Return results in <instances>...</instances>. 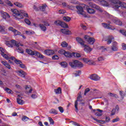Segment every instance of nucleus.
I'll return each instance as SVG.
<instances>
[{
  "label": "nucleus",
  "mask_w": 126,
  "mask_h": 126,
  "mask_svg": "<svg viewBox=\"0 0 126 126\" xmlns=\"http://www.w3.org/2000/svg\"><path fill=\"white\" fill-rule=\"evenodd\" d=\"M35 56H36V57L39 58V59H44L45 58V56H44V55H42L41 53H39L37 51H36Z\"/></svg>",
  "instance_id": "b1692460"
},
{
  "label": "nucleus",
  "mask_w": 126,
  "mask_h": 126,
  "mask_svg": "<svg viewBox=\"0 0 126 126\" xmlns=\"http://www.w3.org/2000/svg\"><path fill=\"white\" fill-rule=\"evenodd\" d=\"M120 121V118L116 117V119H114L112 120V123H116V122H119Z\"/></svg>",
  "instance_id": "0e129e2a"
},
{
  "label": "nucleus",
  "mask_w": 126,
  "mask_h": 126,
  "mask_svg": "<svg viewBox=\"0 0 126 126\" xmlns=\"http://www.w3.org/2000/svg\"><path fill=\"white\" fill-rule=\"evenodd\" d=\"M52 60H59V56L54 55L52 57Z\"/></svg>",
  "instance_id": "774afa93"
},
{
  "label": "nucleus",
  "mask_w": 126,
  "mask_h": 126,
  "mask_svg": "<svg viewBox=\"0 0 126 126\" xmlns=\"http://www.w3.org/2000/svg\"><path fill=\"white\" fill-rule=\"evenodd\" d=\"M86 8L87 10V11L88 13L90 14H94L95 12H96V11L94 10V9H92L91 8H89V6L85 5Z\"/></svg>",
  "instance_id": "ddd939ff"
},
{
  "label": "nucleus",
  "mask_w": 126,
  "mask_h": 126,
  "mask_svg": "<svg viewBox=\"0 0 126 126\" xmlns=\"http://www.w3.org/2000/svg\"><path fill=\"white\" fill-rule=\"evenodd\" d=\"M62 23V21L58 20V21H55L54 22V24H55V25H57V26H61V24Z\"/></svg>",
  "instance_id": "c03bdc74"
},
{
  "label": "nucleus",
  "mask_w": 126,
  "mask_h": 126,
  "mask_svg": "<svg viewBox=\"0 0 126 126\" xmlns=\"http://www.w3.org/2000/svg\"><path fill=\"white\" fill-rule=\"evenodd\" d=\"M72 56H74L75 58H80L81 57L80 54L77 53H73Z\"/></svg>",
  "instance_id": "79ce46f5"
},
{
  "label": "nucleus",
  "mask_w": 126,
  "mask_h": 126,
  "mask_svg": "<svg viewBox=\"0 0 126 126\" xmlns=\"http://www.w3.org/2000/svg\"><path fill=\"white\" fill-rule=\"evenodd\" d=\"M19 66H20L21 68H25L26 69L27 68L25 64H23L22 63L19 65Z\"/></svg>",
  "instance_id": "bf43d9fd"
},
{
  "label": "nucleus",
  "mask_w": 126,
  "mask_h": 126,
  "mask_svg": "<svg viewBox=\"0 0 126 126\" xmlns=\"http://www.w3.org/2000/svg\"><path fill=\"white\" fill-rule=\"evenodd\" d=\"M76 8L78 10L77 11V12L78 14H81V15H83V16H84V17H87L86 13L83 10V7H82V6L80 5H77L76 6Z\"/></svg>",
  "instance_id": "39448f33"
},
{
  "label": "nucleus",
  "mask_w": 126,
  "mask_h": 126,
  "mask_svg": "<svg viewBox=\"0 0 126 126\" xmlns=\"http://www.w3.org/2000/svg\"><path fill=\"white\" fill-rule=\"evenodd\" d=\"M113 22L115 24H117V25H120V26H122V25H123V23L122 22V21L117 19H113Z\"/></svg>",
  "instance_id": "5701e85b"
},
{
  "label": "nucleus",
  "mask_w": 126,
  "mask_h": 126,
  "mask_svg": "<svg viewBox=\"0 0 126 126\" xmlns=\"http://www.w3.org/2000/svg\"><path fill=\"white\" fill-rule=\"evenodd\" d=\"M60 26L62 27L63 28H68V26H67V24L63 21L61 22Z\"/></svg>",
  "instance_id": "7c9ffc66"
},
{
  "label": "nucleus",
  "mask_w": 126,
  "mask_h": 126,
  "mask_svg": "<svg viewBox=\"0 0 126 126\" xmlns=\"http://www.w3.org/2000/svg\"><path fill=\"white\" fill-rule=\"evenodd\" d=\"M89 91H90V89H89V88L86 89L85 90L84 95H85V96H86V94H87V93H88V92H89Z\"/></svg>",
  "instance_id": "6e6d98bb"
},
{
  "label": "nucleus",
  "mask_w": 126,
  "mask_h": 126,
  "mask_svg": "<svg viewBox=\"0 0 126 126\" xmlns=\"http://www.w3.org/2000/svg\"><path fill=\"white\" fill-rule=\"evenodd\" d=\"M122 50L124 51H126V44L125 43H123L122 44Z\"/></svg>",
  "instance_id": "864d4df0"
},
{
  "label": "nucleus",
  "mask_w": 126,
  "mask_h": 126,
  "mask_svg": "<svg viewBox=\"0 0 126 126\" xmlns=\"http://www.w3.org/2000/svg\"><path fill=\"white\" fill-rule=\"evenodd\" d=\"M0 33L1 34H6V31H5V27L0 25Z\"/></svg>",
  "instance_id": "4be33fe9"
},
{
  "label": "nucleus",
  "mask_w": 126,
  "mask_h": 126,
  "mask_svg": "<svg viewBox=\"0 0 126 126\" xmlns=\"http://www.w3.org/2000/svg\"><path fill=\"white\" fill-rule=\"evenodd\" d=\"M14 4L16 5V6H17V7H23V5H22L21 3H19L18 2H15Z\"/></svg>",
  "instance_id": "473e14b6"
},
{
  "label": "nucleus",
  "mask_w": 126,
  "mask_h": 126,
  "mask_svg": "<svg viewBox=\"0 0 126 126\" xmlns=\"http://www.w3.org/2000/svg\"><path fill=\"white\" fill-rule=\"evenodd\" d=\"M120 95L122 97V99H124L125 98V94H124V92L120 91Z\"/></svg>",
  "instance_id": "3c124183"
},
{
  "label": "nucleus",
  "mask_w": 126,
  "mask_h": 126,
  "mask_svg": "<svg viewBox=\"0 0 126 126\" xmlns=\"http://www.w3.org/2000/svg\"><path fill=\"white\" fill-rule=\"evenodd\" d=\"M69 64L73 68L83 67V64L78 60H73V62H69Z\"/></svg>",
  "instance_id": "f03ea898"
},
{
  "label": "nucleus",
  "mask_w": 126,
  "mask_h": 126,
  "mask_svg": "<svg viewBox=\"0 0 126 126\" xmlns=\"http://www.w3.org/2000/svg\"><path fill=\"white\" fill-rule=\"evenodd\" d=\"M1 55L5 60H9V57L6 54H4V53H1Z\"/></svg>",
  "instance_id": "37998d69"
},
{
  "label": "nucleus",
  "mask_w": 126,
  "mask_h": 126,
  "mask_svg": "<svg viewBox=\"0 0 126 126\" xmlns=\"http://www.w3.org/2000/svg\"><path fill=\"white\" fill-rule=\"evenodd\" d=\"M115 38H114V36L113 35H109L107 37V39L105 40V41H107V45H110L111 43H112V41L113 40H114Z\"/></svg>",
  "instance_id": "2eb2a0df"
},
{
  "label": "nucleus",
  "mask_w": 126,
  "mask_h": 126,
  "mask_svg": "<svg viewBox=\"0 0 126 126\" xmlns=\"http://www.w3.org/2000/svg\"><path fill=\"white\" fill-rule=\"evenodd\" d=\"M70 17L68 16H64L63 17V20H64V21H66V22H69L70 21Z\"/></svg>",
  "instance_id": "72a5a7b5"
},
{
  "label": "nucleus",
  "mask_w": 126,
  "mask_h": 126,
  "mask_svg": "<svg viewBox=\"0 0 126 126\" xmlns=\"http://www.w3.org/2000/svg\"><path fill=\"white\" fill-rule=\"evenodd\" d=\"M58 109H59V110L60 113H63V112L64 110H63V107H62V106H59V107H58Z\"/></svg>",
  "instance_id": "680f3d73"
},
{
  "label": "nucleus",
  "mask_w": 126,
  "mask_h": 126,
  "mask_svg": "<svg viewBox=\"0 0 126 126\" xmlns=\"http://www.w3.org/2000/svg\"><path fill=\"white\" fill-rule=\"evenodd\" d=\"M111 2V5H112V8L115 10H119L120 8V5L118 4H121V1L119 0H110Z\"/></svg>",
  "instance_id": "20e7f679"
},
{
  "label": "nucleus",
  "mask_w": 126,
  "mask_h": 126,
  "mask_svg": "<svg viewBox=\"0 0 126 126\" xmlns=\"http://www.w3.org/2000/svg\"><path fill=\"white\" fill-rule=\"evenodd\" d=\"M66 12V11H65V10H59V14H64V13H65Z\"/></svg>",
  "instance_id": "603ef678"
},
{
  "label": "nucleus",
  "mask_w": 126,
  "mask_h": 126,
  "mask_svg": "<svg viewBox=\"0 0 126 126\" xmlns=\"http://www.w3.org/2000/svg\"><path fill=\"white\" fill-rule=\"evenodd\" d=\"M17 102L19 105H23V104L24 103V101L20 99V98H17Z\"/></svg>",
  "instance_id": "c756f323"
},
{
  "label": "nucleus",
  "mask_w": 126,
  "mask_h": 126,
  "mask_svg": "<svg viewBox=\"0 0 126 126\" xmlns=\"http://www.w3.org/2000/svg\"><path fill=\"white\" fill-rule=\"evenodd\" d=\"M80 98H82L81 94H79L77 97V100L75 101V110L76 113H78V107H77V106H78V101L80 100Z\"/></svg>",
  "instance_id": "6e6552de"
},
{
  "label": "nucleus",
  "mask_w": 126,
  "mask_h": 126,
  "mask_svg": "<svg viewBox=\"0 0 126 126\" xmlns=\"http://www.w3.org/2000/svg\"><path fill=\"white\" fill-rule=\"evenodd\" d=\"M83 47L84 48V52L86 53H90L92 51V48H90L88 45L85 44Z\"/></svg>",
  "instance_id": "f3484780"
},
{
  "label": "nucleus",
  "mask_w": 126,
  "mask_h": 126,
  "mask_svg": "<svg viewBox=\"0 0 126 126\" xmlns=\"http://www.w3.org/2000/svg\"><path fill=\"white\" fill-rule=\"evenodd\" d=\"M26 53H27V54H28V55H30L31 56H35L36 54V51H32V50L31 49H27L26 50Z\"/></svg>",
  "instance_id": "6ab92c4d"
},
{
  "label": "nucleus",
  "mask_w": 126,
  "mask_h": 126,
  "mask_svg": "<svg viewBox=\"0 0 126 126\" xmlns=\"http://www.w3.org/2000/svg\"><path fill=\"white\" fill-rule=\"evenodd\" d=\"M83 62H84V63H88L89 62V59H88L87 58H84V59H83Z\"/></svg>",
  "instance_id": "69168bd1"
},
{
  "label": "nucleus",
  "mask_w": 126,
  "mask_h": 126,
  "mask_svg": "<svg viewBox=\"0 0 126 126\" xmlns=\"http://www.w3.org/2000/svg\"><path fill=\"white\" fill-rule=\"evenodd\" d=\"M60 64H61L62 67H66L67 66V63L65 62H62Z\"/></svg>",
  "instance_id": "a19ab883"
},
{
  "label": "nucleus",
  "mask_w": 126,
  "mask_h": 126,
  "mask_svg": "<svg viewBox=\"0 0 126 126\" xmlns=\"http://www.w3.org/2000/svg\"><path fill=\"white\" fill-rule=\"evenodd\" d=\"M28 120H29V118L26 116H23L22 118V121H23V122H27Z\"/></svg>",
  "instance_id": "a18cd8bd"
},
{
  "label": "nucleus",
  "mask_w": 126,
  "mask_h": 126,
  "mask_svg": "<svg viewBox=\"0 0 126 126\" xmlns=\"http://www.w3.org/2000/svg\"><path fill=\"white\" fill-rule=\"evenodd\" d=\"M54 92L56 93V94H61V93H62V88L59 87L57 89H55Z\"/></svg>",
  "instance_id": "cd10ccee"
},
{
  "label": "nucleus",
  "mask_w": 126,
  "mask_h": 126,
  "mask_svg": "<svg viewBox=\"0 0 126 126\" xmlns=\"http://www.w3.org/2000/svg\"><path fill=\"white\" fill-rule=\"evenodd\" d=\"M39 26L40 28V29L42 30V31H46L47 30V28L43 24H39Z\"/></svg>",
  "instance_id": "c85d7f7f"
},
{
  "label": "nucleus",
  "mask_w": 126,
  "mask_h": 126,
  "mask_svg": "<svg viewBox=\"0 0 126 126\" xmlns=\"http://www.w3.org/2000/svg\"><path fill=\"white\" fill-rule=\"evenodd\" d=\"M108 95L111 96V97H114V98H119V96L117 95V94H113L112 93H108Z\"/></svg>",
  "instance_id": "e433bc0d"
},
{
  "label": "nucleus",
  "mask_w": 126,
  "mask_h": 126,
  "mask_svg": "<svg viewBox=\"0 0 126 126\" xmlns=\"http://www.w3.org/2000/svg\"><path fill=\"white\" fill-rule=\"evenodd\" d=\"M46 6H47V5L46 4H44L42 6H40L39 7L40 10L41 11H45Z\"/></svg>",
  "instance_id": "bb28decb"
},
{
  "label": "nucleus",
  "mask_w": 126,
  "mask_h": 126,
  "mask_svg": "<svg viewBox=\"0 0 126 126\" xmlns=\"http://www.w3.org/2000/svg\"><path fill=\"white\" fill-rule=\"evenodd\" d=\"M1 17H2V18H3V19L6 20V18H10V16L9 15V14L5 12L1 11Z\"/></svg>",
  "instance_id": "a211bd4d"
},
{
  "label": "nucleus",
  "mask_w": 126,
  "mask_h": 126,
  "mask_svg": "<svg viewBox=\"0 0 126 126\" xmlns=\"http://www.w3.org/2000/svg\"><path fill=\"white\" fill-rule=\"evenodd\" d=\"M16 50L18 53H20L21 54H23V53H24L23 49H22L21 47H18V48L16 49Z\"/></svg>",
  "instance_id": "ea45409f"
},
{
  "label": "nucleus",
  "mask_w": 126,
  "mask_h": 126,
  "mask_svg": "<svg viewBox=\"0 0 126 126\" xmlns=\"http://www.w3.org/2000/svg\"><path fill=\"white\" fill-rule=\"evenodd\" d=\"M49 113L50 114H53L54 115H58V111L55 109H52L50 110Z\"/></svg>",
  "instance_id": "2f4dec72"
},
{
  "label": "nucleus",
  "mask_w": 126,
  "mask_h": 126,
  "mask_svg": "<svg viewBox=\"0 0 126 126\" xmlns=\"http://www.w3.org/2000/svg\"><path fill=\"white\" fill-rule=\"evenodd\" d=\"M116 109L115 108L113 109L111 111V116H115V114H116Z\"/></svg>",
  "instance_id": "052dcab7"
},
{
  "label": "nucleus",
  "mask_w": 126,
  "mask_h": 126,
  "mask_svg": "<svg viewBox=\"0 0 126 126\" xmlns=\"http://www.w3.org/2000/svg\"><path fill=\"white\" fill-rule=\"evenodd\" d=\"M84 38L88 42V44L90 45H93L95 43V38L93 37H90L88 35H85Z\"/></svg>",
  "instance_id": "0eeeda50"
},
{
  "label": "nucleus",
  "mask_w": 126,
  "mask_h": 126,
  "mask_svg": "<svg viewBox=\"0 0 126 126\" xmlns=\"http://www.w3.org/2000/svg\"><path fill=\"white\" fill-rule=\"evenodd\" d=\"M120 33L124 35V36H126V31L125 30H120Z\"/></svg>",
  "instance_id": "13d9d810"
},
{
  "label": "nucleus",
  "mask_w": 126,
  "mask_h": 126,
  "mask_svg": "<svg viewBox=\"0 0 126 126\" xmlns=\"http://www.w3.org/2000/svg\"><path fill=\"white\" fill-rule=\"evenodd\" d=\"M5 91L7 93H8V94H11V92H12V91L8 88H5Z\"/></svg>",
  "instance_id": "49530a36"
},
{
  "label": "nucleus",
  "mask_w": 126,
  "mask_h": 126,
  "mask_svg": "<svg viewBox=\"0 0 126 126\" xmlns=\"http://www.w3.org/2000/svg\"><path fill=\"white\" fill-rule=\"evenodd\" d=\"M89 5L90 7H92V8H95V9H96V10H98L99 12H103V9H102L99 5L94 3L89 2Z\"/></svg>",
  "instance_id": "423d86ee"
},
{
  "label": "nucleus",
  "mask_w": 126,
  "mask_h": 126,
  "mask_svg": "<svg viewBox=\"0 0 126 126\" xmlns=\"http://www.w3.org/2000/svg\"><path fill=\"white\" fill-rule=\"evenodd\" d=\"M61 31L63 34H65V35H70V34H71V32H70V31L65 29H61Z\"/></svg>",
  "instance_id": "412c9836"
},
{
  "label": "nucleus",
  "mask_w": 126,
  "mask_h": 126,
  "mask_svg": "<svg viewBox=\"0 0 126 126\" xmlns=\"http://www.w3.org/2000/svg\"><path fill=\"white\" fill-rule=\"evenodd\" d=\"M100 50H101L102 52H108L110 51V47H106L105 46H102L100 47Z\"/></svg>",
  "instance_id": "393cba45"
},
{
  "label": "nucleus",
  "mask_w": 126,
  "mask_h": 126,
  "mask_svg": "<svg viewBox=\"0 0 126 126\" xmlns=\"http://www.w3.org/2000/svg\"><path fill=\"white\" fill-rule=\"evenodd\" d=\"M88 64L95 65V64H96V62L92 60H89Z\"/></svg>",
  "instance_id": "4c0bfd02"
},
{
  "label": "nucleus",
  "mask_w": 126,
  "mask_h": 126,
  "mask_svg": "<svg viewBox=\"0 0 126 126\" xmlns=\"http://www.w3.org/2000/svg\"><path fill=\"white\" fill-rule=\"evenodd\" d=\"M13 33L15 36H17L18 35H21V32L17 31V30H15Z\"/></svg>",
  "instance_id": "58836bf2"
},
{
  "label": "nucleus",
  "mask_w": 126,
  "mask_h": 126,
  "mask_svg": "<svg viewBox=\"0 0 126 126\" xmlns=\"http://www.w3.org/2000/svg\"><path fill=\"white\" fill-rule=\"evenodd\" d=\"M14 63H16L17 64H19L20 65L22 62L20 60L15 59L14 60Z\"/></svg>",
  "instance_id": "8fccbe9b"
},
{
  "label": "nucleus",
  "mask_w": 126,
  "mask_h": 126,
  "mask_svg": "<svg viewBox=\"0 0 126 126\" xmlns=\"http://www.w3.org/2000/svg\"><path fill=\"white\" fill-rule=\"evenodd\" d=\"M119 49V46H118V42L117 41H114L112 43V45L111 46V50L114 52H117Z\"/></svg>",
  "instance_id": "1a4fd4ad"
},
{
  "label": "nucleus",
  "mask_w": 126,
  "mask_h": 126,
  "mask_svg": "<svg viewBox=\"0 0 126 126\" xmlns=\"http://www.w3.org/2000/svg\"><path fill=\"white\" fill-rule=\"evenodd\" d=\"M5 44L8 47H11L12 48L13 47H17V48L19 47V43L16 41V40L14 39H12L11 41H6Z\"/></svg>",
  "instance_id": "7ed1b4c3"
},
{
  "label": "nucleus",
  "mask_w": 126,
  "mask_h": 126,
  "mask_svg": "<svg viewBox=\"0 0 126 126\" xmlns=\"http://www.w3.org/2000/svg\"><path fill=\"white\" fill-rule=\"evenodd\" d=\"M44 53L47 56H53L55 54V51L54 50L47 49L44 51Z\"/></svg>",
  "instance_id": "dca6fc26"
},
{
  "label": "nucleus",
  "mask_w": 126,
  "mask_h": 126,
  "mask_svg": "<svg viewBox=\"0 0 126 126\" xmlns=\"http://www.w3.org/2000/svg\"><path fill=\"white\" fill-rule=\"evenodd\" d=\"M65 53V51L63 50H61L59 51V53L61 55H64Z\"/></svg>",
  "instance_id": "e2e57ef3"
},
{
  "label": "nucleus",
  "mask_w": 126,
  "mask_h": 126,
  "mask_svg": "<svg viewBox=\"0 0 126 126\" xmlns=\"http://www.w3.org/2000/svg\"><path fill=\"white\" fill-rule=\"evenodd\" d=\"M17 73H18L19 76L21 77H25V75H27V73H26V72L22 70L17 71Z\"/></svg>",
  "instance_id": "aec40b11"
},
{
  "label": "nucleus",
  "mask_w": 126,
  "mask_h": 126,
  "mask_svg": "<svg viewBox=\"0 0 126 126\" xmlns=\"http://www.w3.org/2000/svg\"><path fill=\"white\" fill-rule=\"evenodd\" d=\"M11 11L12 12V15L17 19H23V15L25 17H28V14L25 13L24 10H21L20 12L17 9H11Z\"/></svg>",
  "instance_id": "f257e3e1"
},
{
  "label": "nucleus",
  "mask_w": 126,
  "mask_h": 126,
  "mask_svg": "<svg viewBox=\"0 0 126 126\" xmlns=\"http://www.w3.org/2000/svg\"><path fill=\"white\" fill-rule=\"evenodd\" d=\"M80 73H81V70H78L75 71L73 74H74L75 76L76 77L77 76H79V75H80Z\"/></svg>",
  "instance_id": "c9c22d12"
},
{
  "label": "nucleus",
  "mask_w": 126,
  "mask_h": 126,
  "mask_svg": "<svg viewBox=\"0 0 126 126\" xmlns=\"http://www.w3.org/2000/svg\"><path fill=\"white\" fill-rule=\"evenodd\" d=\"M94 1L96 2V1H99L100 2V4L102 5L103 6H109L110 5V4L107 2V1L105 0H94Z\"/></svg>",
  "instance_id": "f8f14e48"
},
{
  "label": "nucleus",
  "mask_w": 126,
  "mask_h": 126,
  "mask_svg": "<svg viewBox=\"0 0 126 126\" xmlns=\"http://www.w3.org/2000/svg\"><path fill=\"white\" fill-rule=\"evenodd\" d=\"M25 22L28 25H30V24H31V22L29 19H25Z\"/></svg>",
  "instance_id": "5fc2aeb1"
},
{
  "label": "nucleus",
  "mask_w": 126,
  "mask_h": 126,
  "mask_svg": "<svg viewBox=\"0 0 126 126\" xmlns=\"http://www.w3.org/2000/svg\"><path fill=\"white\" fill-rule=\"evenodd\" d=\"M8 29L9 31H11V32H13V33H14V31H15V29L12 27H9Z\"/></svg>",
  "instance_id": "4d7b16f0"
},
{
  "label": "nucleus",
  "mask_w": 126,
  "mask_h": 126,
  "mask_svg": "<svg viewBox=\"0 0 126 126\" xmlns=\"http://www.w3.org/2000/svg\"><path fill=\"white\" fill-rule=\"evenodd\" d=\"M102 113H99V112H96L95 113V115L96 116V117H101L102 116Z\"/></svg>",
  "instance_id": "338daca9"
},
{
  "label": "nucleus",
  "mask_w": 126,
  "mask_h": 126,
  "mask_svg": "<svg viewBox=\"0 0 126 126\" xmlns=\"http://www.w3.org/2000/svg\"><path fill=\"white\" fill-rule=\"evenodd\" d=\"M64 56H65L66 58H71V57H72V54L69 52L65 51Z\"/></svg>",
  "instance_id": "a878e982"
},
{
  "label": "nucleus",
  "mask_w": 126,
  "mask_h": 126,
  "mask_svg": "<svg viewBox=\"0 0 126 126\" xmlns=\"http://www.w3.org/2000/svg\"><path fill=\"white\" fill-rule=\"evenodd\" d=\"M61 46L63 48H66V47H67V46H68V44H67V43H66V42H65V41H63L62 42Z\"/></svg>",
  "instance_id": "f704fd0d"
},
{
  "label": "nucleus",
  "mask_w": 126,
  "mask_h": 126,
  "mask_svg": "<svg viewBox=\"0 0 126 126\" xmlns=\"http://www.w3.org/2000/svg\"><path fill=\"white\" fill-rule=\"evenodd\" d=\"M48 120L49 121L50 125H54L55 124V122H54V120H53V119H52V118L49 117Z\"/></svg>",
  "instance_id": "de8ad7c7"
},
{
  "label": "nucleus",
  "mask_w": 126,
  "mask_h": 126,
  "mask_svg": "<svg viewBox=\"0 0 126 126\" xmlns=\"http://www.w3.org/2000/svg\"><path fill=\"white\" fill-rule=\"evenodd\" d=\"M90 78L94 81H98V80H100V78L97 74H93L90 75Z\"/></svg>",
  "instance_id": "9b49d317"
},
{
  "label": "nucleus",
  "mask_w": 126,
  "mask_h": 126,
  "mask_svg": "<svg viewBox=\"0 0 126 126\" xmlns=\"http://www.w3.org/2000/svg\"><path fill=\"white\" fill-rule=\"evenodd\" d=\"M102 26L105 29H110V30H116V28H114V27L112 26L110 24H106V23H102Z\"/></svg>",
  "instance_id": "9d476101"
},
{
  "label": "nucleus",
  "mask_w": 126,
  "mask_h": 126,
  "mask_svg": "<svg viewBox=\"0 0 126 126\" xmlns=\"http://www.w3.org/2000/svg\"><path fill=\"white\" fill-rule=\"evenodd\" d=\"M76 40L77 42L82 46V47H83L85 45V41H84L83 39H81V38L77 37H76Z\"/></svg>",
  "instance_id": "4468645a"
},
{
  "label": "nucleus",
  "mask_w": 126,
  "mask_h": 126,
  "mask_svg": "<svg viewBox=\"0 0 126 126\" xmlns=\"http://www.w3.org/2000/svg\"><path fill=\"white\" fill-rule=\"evenodd\" d=\"M105 60V58L104 57L101 56L97 58V61L98 62H103V61Z\"/></svg>",
  "instance_id": "09e8293b"
}]
</instances>
